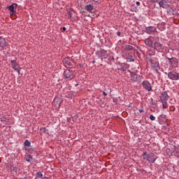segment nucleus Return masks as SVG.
<instances>
[{
    "label": "nucleus",
    "instance_id": "obj_9",
    "mask_svg": "<svg viewBox=\"0 0 179 179\" xmlns=\"http://www.w3.org/2000/svg\"><path fill=\"white\" fill-rule=\"evenodd\" d=\"M8 43L5 41V38L0 37V48H6Z\"/></svg>",
    "mask_w": 179,
    "mask_h": 179
},
{
    "label": "nucleus",
    "instance_id": "obj_27",
    "mask_svg": "<svg viewBox=\"0 0 179 179\" xmlns=\"http://www.w3.org/2000/svg\"><path fill=\"white\" fill-rule=\"evenodd\" d=\"M152 2H158V3H159V2H160V0H152Z\"/></svg>",
    "mask_w": 179,
    "mask_h": 179
},
{
    "label": "nucleus",
    "instance_id": "obj_14",
    "mask_svg": "<svg viewBox=\"0 0 179 179\" xmlns=\"http://www.w3.org/2000/svg\"><path fill=\"white\" fill-rule=\"evenodd\" d=\"M85 9L87 12L92 13V10L94 9V6H93V5L92 4H87V6H85Z\"/></svg>",
    "mask_w": 179,
    "mask_h": 179
},
{
    "label": "nucleus",
    "instance_id": "obj_22",
    "mask_svg": "<svg viewBox=\"0 0 179 179\" xmlns=\"http://www.w3.org/2000/svg\"><path fill=\"white\" fill-rule=\"evenodd\" d=\"M24 145L25 146H30L31 143H30V141H29V140H26V141H24Z\"/></svg>",
    "mask_w": 179,
    "mask_h": 179
},
{
    "label": "nucleus",
    "instance_id": "obj_30",
    "mask_svg": "<svg viewBox=\"0 0 179 179\" xmlns=\"http://www.w3.org/2000/svg\"><path fill=\"white\" fill-rule=\"evenodd\" d=\"M103 96H107V93L106 92H103Z\"/></svg>",
    "mask_w": 179,
    "mask_h": 179
},
{
    "label": "nucleus",
    "instance_id": "obj_7",
    "mask_svg": "<svg viewBox=\"0 0 179 179\" xmlns=\"http://www.w3.org/2000/svg\"><path fill=\"white\" fill-rule=\"evenodd\" d=\"M11 65L14 71H16V72H17L18 73H20V70L19 69V65L17 64V63H16V61L11 60Z\"/></svg>",
    "mask_w": 179,
    "mask_h": 179
},
{
    "label": "nucleus",
    "instance_id": "obj_25",
    "mask_svg": "<svg viewBox=\"0 0 179 179\" xmlns=\"http://www.w3.org/2000/svg\"><path fill=\"white\" fill-rule=\"evenodd\" d=\"M13 171H14L15 173H17V168L16 166H13Z\"/></svg>",
    "mask_w": 179,
    "mask_h": 179
},
{
    "label": "nucleus",
    "instance_id": "obj_34",
    "mask_svg": "<svg viewBox=\"0 0 179 179\" xmlns=\"http://www.w3.org/2000/svg\"><path fill=\"white\" fill-rule=\"evenodd\" d=\"M171 108H174V107L173 106H171Z\"/></svg>",
    "mask_w": 179,
    "mask_h": 179
},
{
    "label": "nucleus",
    "instance_id": "obj_33",
    "mask_svg": "<svg viewBox=\"0 0 179 179\" xmlns=\"http://www.w3.org/2000/svg\"><path fill=\"white\" fill-rule=\"evenodd\" d=\"M70 17H72V13H70Z\"/></svg>",
    "mask_w": 179,
    "mask_h": 179
},
{
    "label": "nucleus",
    "instance_id": "obj_31",
    "mask_svg": "<svg viewBox=\"0 0 179 179\" xmlns=\"http://www.w3.org/2000/svg\"><path fill=\"white\" fill-rule=\"evenodd\" d=\"M117 36H121V33L120 31L117 32Z\"/></svg>",
    "mask_w": 179,
    "mask_h": 179
},
{
    "label": "nucleus",
    "instance_id": "obj_23",
    "mask_svg": "<svg viewBox=\"0 0 179 179\" xmlns=\"http://www.w3.org/2000/svg\"><path fill=\"white\" fill-rule=\"evenodd\" d=\"M150 120H151V121H155V120H156V117H154L152 115H150Z\"/></svg>",
    "mask_w": 179,
    "mask_h": 179
},
{
    "label": "nucleus",
    "instance_id": "obj_5",
    "mask_svg": "<svg viewBox=\"0 0 179 179\" xmlns=\"http://www.w3.org/2000/svg\"><path fill=\"white\" fill-rule=\"evenodd\" d=\"M142 85L145 90H147V92H152V84L149 81L144 80L143 81Z\"/></svg>",
    "mask_w": 179,
    "mask_h": 179
},
{
    "label": "nucleus",
    "instance_id": "obj_35",
    "mask_svg": "<svg viewBox=\"0 0 179 179\" xmlns=\"http://www.w3.org/2000/svg\"><path fill=\"white\" fill-rule=\"evenodd\" d=\"M178 55H179V54H178Z\"/></svg>",
    "mask_w": 179,
    "mask_h": 179
},
{
    "label": "nucleus",
    "instance_id": "obj_4",
    "mask_svg": "<svg viewBox=\"0 0 179 179\" xmlns=\"http://www.w3.org/2000/svg\"><path fill=\"white\" fill-rule=\"evenodd\" d=\"M168 77L171 80H178L179 79V74L176 71H171L168 73Z\"/></svg>",
    "mask_w": 179,
    "mask_h": 179
},
{
    "label": "nucleus",
    "instance_id": "obj_26",
    "mask_svg": "<svg viewBox=\"0 0 179 179\" xmlns=\"http://www.w3.org/2000/svg\"><path fill=\"white\" fill-rule=\"evenodd\" d=\"M66 30V28L65 27H63L62 29V31H65Z\"/></svg>",
    "mask_w": 179,
    "mask_h": 179
},
{
    "label": "nucleus",
    "instance_id": "obj_2",
    "mask_svg": "<svg viewBox=\"0 0 179 179\" xmlns=\"http://www.w3.org/2000/svg\"><path fill=\"white\" fill-rule=\"evenodd\" d=\"M130 76L131 82H138V83L142 82V77L140 75L135 73H131Z\"/></svg>",
    "mask_w": 179,
    "mask_h": 179
},
{
    "label": "nucleus",
    "instance_id": "obj_24",
    "mask_svg": "<svg viewBox=\"0 0 179 179\" xmlns=\"http://www.w3.org/2000/svg\"><path fill=\"white\" fill-rule=\"evenodd\" d=\"M164 3H165L166 5L171 2V0H162Z\"/></svg>",
    "mask_w": 179,
    "mask_h": 179
},
{
    "label": "nucleus",
    "instance_id": "obj_10",
    "mask_svg": "<svg viewBox=\"0 0 179 179\" xmlns=\"http://www.w3.org/2000/svg\"><path fill=\"white\" fill-rule=\"evenodd\" d=\"M161 101H167L169 100V94H167L166 92H164L162 93L160 96Z\"/></svg>",
    "mask_w": 179,
    "mask_h": 179
},
{
    "label": "nucleus",
    "instance_id": "obj_17",
    "mask_svg": "<svg viewBox=\"0 0 179 179\" xmlns=\"http://www.w3.org/2000/svg\"><path fill=\"white\" fill-rule=\"evenodd\" d=\"M125 50H128L129 51H131V50H134V47L130 45H126Z\"/></svg>",
    "mask_w": 179,
    "mask_h": 179
},
{
    "label": "nucleus",
    "instance_id": "obj_8",
    "mask_svg": "<svg viewBox=\"0 0 179 179\" xmlns=\"http://www.w3.org/2000/svg\"><path fill=\"white\" fill-rule=\"evenodd\" d=\"M146 159L150 163H153L154 162H156V157H155V154L153 153L148 155Z\"/></svg>",
    "mask_w": 179,
    "mask_h": 179
},
{
    "label": "nucleus",
    "instance_id": "obj_29",
    "mask_svg": "<svg viewBox=\"0 0 179 179\" xmlns=\"http://www.w3.org/2000/svg\"><path fill=\"white\" fill-rule=\"evenodd\" d=\"M139 112H140V113H145V111L143 110V109H140V110H139Z\"/></svg>",
    "mask_w": 179,
    "mask_h": 179
},
{
    "label": "nucleus",
    "instance_id": "obj_1",
    "mask_svg": "<svg viewBox=\"0 0 179 179\" xmlns=\"http://www.w3.org/2000/svg\"><path fill=\"white\" fill-rule=\"evenodd\" d=\"M75 78V71L72 69H67L64 71V78L66 80H72Z\"/></svg>",
    "mask_w": 179,
    "mask_h": 179
},
{
    "label": "nucleus",
    "instance_id": "obj_6",
    "mask_svg": "<svg viewBox=\"0 0 179 179\" xmlns=\"http://www.w3.org/2000/svg\"><path fill=\"white\" fill-rule=\"evenodd\" d=\"M145 33H147V34H155L157 33V29H156L155 27H148L145 29Z\"/></svg>",
    "mask_w": 179,
    "mask_h": 179
},
{
    "label": "nucleus",
    "instance_id": "obj_13",
    "mask_svg": "<svg viewBox=\"0 0 179 179\" xmlns=\"http://www.w3.org/2000/svg\"><path fill=\"white\" fill-rule=\"evenodd\" d=\"M15 8H17V5L16 3H13L11 6H8V10L13 13H15Z\"/></svg>",
    "mask_w": 179,
    "mask_h": 179
},
{
    "label": "nucleus",
    "instance_id": "obj_12",
    "mask_svg": "<svg viewBox=\"0 0 179 179\" xmlns=\"http://www.w3.org/2000/svg\"><path fill=\"white\" fill-rule=\"evenodd\" d=\"M145 44L148 45V47H153V41L150 38H148L145 40Z\"/></svg>",
    "mask_w": 179,
    "mask_h": 179
},
{
    "label": "nucleus",
    "instance_id": "obj_18",
    "mask_svg": "<svg viewBox=\"0 0 179 179\" xmlns=\"http://www.w3.org/2000/svg\"><path fill=\"white\" fill-rule=\"evenodd\" d=\"M163 108H167V101H162Z\"/></svg>",
    "mask_w": 179,
    "mask_h": 179
},
{
    "label": "nucleus",
    "instance_id": "obj_28",
    "mask_svg": "<svg viewBox=\"0 0 179 179\" xmlns=\"http://www.w3.org/2000/svg\"><path fill=\"white\" fill-rule=\"evenodd\" d=\"M136 5L138 6H139L140 5H141V2H139V1H136Z\"/></svg>",
    "mask_w": 179,
    "mask_h": 179
},
{
    "label": "nucleus",
    "instance_id": "obj_19",
    "mask_svg": "<svg viewBox=\"0 0 179 179\" xmlns=\"http://www.w3.org/2000/svg\"><path fill=\"white\" fill-rule=\"evenodd\" d=\"M41 132H43L44 134H48V129H45V127L41 128Z\"/></svg>",
    "mask_w": 179,
    "mask_h": 179
},
{
    "label": "nucleus",
    "instance_id": "obj_3",
    "mask_svg": "<svg viewBox=\"0 0 179 179\" xmlns=\"http://www.w3.org/2000/svg\"><path fill=\"white\" fill-rule=\"evenodd\" d=\"M169 59V64L171 65V66H173V68H177L178 66V59L176 57H171V58H167Z\"/></svg>",
    "mask_w": 179,
    "mask_h": 179
},
{
    "label": "nucleus",
    "instance_id": "obj_21",
    "mask_svg": "<svg viewBox=\"0 0 179 179\" xmlns=\"http://www.w3.org/2000/svg\"><path fill=\"white\" fill-rule=\"evenodd\" d=\"M65 64L69 66H72V62H71L69 60H65Z\"/></svg>",
    "mask_w": 179,
    "mask_h": 179
},
{
    "label": "nucleus",
    "instance_id": "obj_11",
    "mask_svg": "<svg viewBox=\"0 0 179 179\" xmlns=\"http://www.w3.org/2000/svg\"><path fill=\"white\" fill-rule=\"evenodd\" d=\"M154 48L155 50H157V51H160L161 50H162V45L160 44V42H159V41L154 43Z\"/></svg>",
    "mask_w": 179,
    "mask_h": 179
},
{
    "label": "nucleus",
    "instance_id": "obj_20",
    "mask_svg": "<svg viewBox=\"0 0 179 179\" xmlns=\"http://www.w3.org/2000/svg\"><path fill=\"white\" fill-rule=\"evenodd\" d=\"M43 177V173L41 172H38L36 173V178H41Z\"/></svg>",
    "mask_w": 179,
    "mask_h": 179
},
{
    "label": "nucleus",
    "instance_id": "obj_16",
    "mask_svg": "<svg viewBox=\"0 0 179 179\" xmlns=\"http://www.w3.org/2000/svg\"><path fill=\"white\" fill-rule=\"evenodd\" d=\"M26 162H28L29 163H31L33 162V157H31V155H28L25 156Z\"/></svg>",
    "mask_w": 179,
    "mask_h": 179
},
{
    "label": "nucleus",
    "instance_id": "obj_32",
    "mask_svg": "<svg viewBox=\"0 0 179 179\" xmlns=\"http://www.w3.org/2000/svg\"><path fill=\"white\" fill-rule=\"evenodd\" d=\"M146 155H147L146 152H144L143 154V156H146Z\"/></svg>",
    "mask_w": 179,
    "mask_h": 179
},
{
    "label": "nucleus",
    "instance_id": "obj_15",
    "mask_svg": "<svg viewBox=\"0 0 179 179\" xmlns=\"http://www.w3.org/2000/svg\"><path fill=\"white\" fill-rule=\"evenodd\" d=\"M158 3H159L160 8H163L164 9H167V8H169V5L164 3V1L162 0L159 1Z\"/></svg>",
    "mask_w": 179,
    "mask_h": 179
}]
</instances>
